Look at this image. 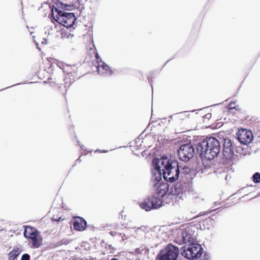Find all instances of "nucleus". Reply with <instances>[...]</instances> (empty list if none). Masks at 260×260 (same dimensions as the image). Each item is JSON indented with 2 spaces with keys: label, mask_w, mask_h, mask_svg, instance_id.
I'll return each mask as SVG.
<instances>
[{
  "label": "nucleus",
  "mask_w": 260,
  "mask_h": 260,
  "mask_svg": "<svg viewBox=\"0 0 260 260\" xmlns=\"http://www.w3.org/2000/svg\"><path fill=\"white\" fill-rule=\"evenodd\" d=\"M74 37V35L71 34H69L67 35V38H73Z\"/></svg>",
  "instance_id": "obj_25"
},
{
  "label": "nucleus",
  "mask_w": 260,
  "mask_h": 260,
  "mask_svg": "<svg viewBox=\"0 0 260 260\" xmlns=\"http://www.w3.org/2000/svg\"><path fill=\"white\" fill-rule=\"evenodd\" d=\"M213 220L209 217V218H207L206 219H204L203 220L202 222H203V225H212V224H213Z\"/></svg>",
  "instance_id": "obj_16"
},
{
  "label": "nucleus",
  "mask_w": 260,
  "mask_h": 260,
  "mask_svg": "<svg viewBox=\"0 0 260 260\" xmlns=\"http://www.w3.org/2000/svg\"><path fill=\"white\" fill-rule=\"evenodd\" d=\"M197 151L200 155L208 159L211 160L217 156L220 152L219 141L215 138H207L197 146Z\"/></svg>",
  "instance_id": "obj_2"
},
{
  "label": "nucleus",
  "mask_w": 260,
  "mask_h": 260,
  "mask_svg": "<svg viewBox=\"0 0 260 260\" xmlns=\"http://www.w3.org/2000/svg\"><path fill=\"white\" fill-rule=\"evenodd\" d=\"M95 57H96V58L97 59V61L98 62V63L99 62H101L102 60V58L100 57V56L99 55V54L98 53H96L95 54Z\"/></svg>",
  "instance_id": "obj_24"
},
{
  "label": "nucleus",
  "mask_w": 260,
  "mask_h": 260,
  "mask_svg": "<svg viewBox=\"0 0 260 260\" xmlns=\"http://www.w3.org/2000/svg\"><path fill=\"white\" fill-rule=\"evenodd\" d=\"M171 144H176L175 141L174 140H172L170 141Z\"/></svg>",
  "instance_id": "obj_28"
},
{
  "label": "nucleus",
  "mask_w": 260,
  "mask_h": 260,
  "mask_svg": "<svg viewBox=\"0 0 260 260\" xmlns=\"http://www.w3.org/2000/svg\"><path fill=\"white\" fill-rule=\"evenodd\" d=\"M97 151H99V152H104V153H105V152H108V151H107V150H96L95 151V152H97Z\"/></svg>",
  "instance_id": "obj_27"
},
{
  "label": "nucleus",
  "mask_w": 260,
  "mask_h": 260,
  "mask_svg": "<svg viewBox=\"0 0 260 260\" xmlns=\"http://www.w3.org/2000/svg\"><path fill=\"white\" fill-rule=\"evenodd\" d=\"M148 230L149 229L146 226H141L134 229V231H132L131 232L132 239L133 238L137 239H140L145 235L146 232H148Z\"/></svg>",
  "instance_id": "obj_9"
},
{
  "label": "nucleus",
  "mask_w": 260,
  "mask_h": 260,
  "mask_svg": "<svg viewBox=\"0 0 260 260\" xmlns=\"http://www.w3.org/2000/svg\"><path fill=\"white\" fill-rule=\"evenodd\" d=\"M165 185H167V187H168V184L167 183H166V184H165V183H164V184H163L164 186H165Z\"/></svg>",
  "instance_id": "obj_31"
},
{
  "label": "nucleus",
  "mask_w": 260,
  "mask_h": 260,
  "mask_svg": "<svg viewBox=\"0 0 260 260\" xmlns=\"http://www.w3.org/2000/svg\"><path fill=\"white\" fill-rule=\"evenodd\" d=\"M86 225V221L82 218L78 217L74 222V228L76 231H81L85 229Z\"/></svg>",
  "instance_id": "obj_11"
},
{
  "label": "nucleus",
  "mask_w": 260,
  "mask_h": 260,
  "mask_svg": "<svg viewBox=\"0 0 260 260\" xmlns=\"http://www.w3.org/2000/svg\"><path fill=\"white\" fill-rule=\"evenodd\" d=\"M162 156L160 155L159 157H155L152 162L151 170V181L154 189V194L139 203L141 209L146 211L158 209L162 205Z\"/></svg>",
  "instance_id": "obj_1"
},
{
  "label": "nucleus",
  "mask_w": 260,
  "mask_h": 260,
  "mask_svg": "<svg viewBox=\"0 0 260 260\" xmlns=\"http://www.w3.org/2000/svg\"><path fill=\"white\" fill-rule=\"evenodd\" d=\"M157 258L158 260H162V250H160Z\"/></svg>",
  "instance_id": "obj_23"
},
{
  "label": "nucleus",
  "mask_w": 260,
  "mask_h": 260,
  "mask_svg": "<svg viewBox=\"0 0 260 260\" xmlns=\"http://www.w3.org/2000/svg\"><path fill=\"white\" fill-rule=\"evenodd\" d=\"M66 65V64H64V63L61 62H58L57 63V66L60 69H61L62 71H63L64 69H65Z\"/></svg>",
  "instance_id": "obj_20"
},
{
  "label": "nucleus",
  "mask_w": 260,
  "mask_h": 260,
  "mask_svg": "<svg viewBox=\"0 0 260 260\" xmlns=\"http://www.w3.org/2000/svg\"><path fill=\"white\" fill-rule=\"evenodd\" d=\"M60 218H61L60 217V218H59V219L58 220V219H55V218H54V217H53V220H57V221H58Z\"/></svg>",
  "instance_id": "obj_29"
},
{
  "label": "nucleus",
  "mask_w": 260,
  "mask_h": 260,
  "mask_svg": "<svg viewBox=\"0 0 260 260\" xmlns=\"http://www.w3.org/2000/svg\"><path fill=\"white\" fill-rule=\"evenodd\" d=\"M23 234L26 238H28L31 239L37 238L38 235L37 230L30 226L25 228Z\"/></svg>",
  "instance_id": "obj_12"
},
{
  "label": "nucleus",
  "mask_w": 260,
  "mask_h": 260,
  "mask_svg": "<svg viewBox=\"0 0 260 260\" xmlns=\"http://www.w3.org/2000/svg\"><path fill=\"white\" fill-rule=\"evenodd\" d=\"M193 147L190 144L182 145L178 150L179 158L184 161H187L191 159L194 154Z\"/></svg>",
  "instance_id": "obj_6"
},
{
  "label": "nucleus",
  "mask_w": 260,
  "mask_h": 260,
  "mask_svg": "<svg viewBox=\"0 0 260 260\" xmlns=\"http://www.w3.org/2000/svg\"><path fill=\"white\" fill-rule=\"evenodd\" d=\"M21 260H29V255L27 254H23Z\"/></svg>",
  "instance_id": "obj_22"
},
{
  "label": "nucleus",
  "mask_w": 260,
  "mask_h": 260,
  "mask_svg": "<svg viewBox=\"0 0 260 260\" xmlns=\"http://www.w3.org/2000/svg\"><path fill=\"white\" fill-rule=\"evenodd\" d=\"M31 240L32 247L33 248H38L40 245V243L37 237L35 238V239H32Z\"/></svg>",
  "instance_id": "obj_17"
},
{
  "label": "nucleus",
  "mask_w": 260,
  "mask_h": 260,
  "mask_svg": "<svg viewBox=\"0 0 260 260\" xmlns=\"http://www.w3.org/2000/svg\"><path fill=\"white\" fill-rule=\"evenodd\" d=\"M237 137L239 142L243 144H248L253 139V135L250 131L241 128L237 132Z\"/></svg>",
  "instance_id": "obj_7"
},
{
  "label": "nucleus",
  "mask_w": 260,
  "mask_h": 260,
  "mask_svg": "<svg viewBox=\"0 0 260 260\" xmlns=\"http://www.w3.org/2000/svg\"><path fill=\"white\" fill-rule=\"evenodd\" d=\"M20 251L19 248L14 249L11 251L8 254L9 260H14L17 256L20 254Z\"/></svg>",
  "instance_id": "obj_13"
},
{
  "label": "nucleus",
  "mask_w": 260,
  "mask_h": 260,
  "mask_svg": "<svg viewBox=\"0 0 260 260\" xmlns=\"http://www.w3.org/2000/svg\"><path fill=\"white\" fill-rule=\"evenodd\" d=\"M164 179L167 182H174L178 179L179 168L175 156H164Z\"/></svg>",
  "instance_id": "obj_3"
},
{
  "label": "nucleus",
  "mask_w": 260,
  "mask_h": 260,
  "mask_svg": "<svg viewBox=\"0 0 260 260\" xmlns=\"http://www.w3.org/2000/svg\"><path fill=\"white\" fill-rule=\"evenodd\" d=\"M252 180L255 183L260 182V173L256 172L252 176Z\"/></svg>",
  "instance_id": "obj_15"
},
{
  "label": "nucleus",
  "mask_w": 260,
  "mask_h": 260,
  "mask_svg": "<svg viewBox=\"0 0 260 260\" xmlns=\"http://www.w3.org/2000/svg\"><path fill=\"white\" fill-rule=\"evenodd\" d=\"M207 228L208 229H209L210 228V227H209V226H207Z\"/></svg>",
  "instance_id": "obj_33"
},
{
  "label": "nucleus",
  "mask_w": 260,
  "mask_h": 260,
  "mask_svg": "<svg viewBox=\"0 0 260 260\" xmlns=\"http://www.w3.org/2000/svg\"><path fill=\"white\" fill-rule=\"evenodd\" d=\"M202 260H208V259L205 258L204 259H202Z\"/></svg>",
  "instance_id": "obj_32"
},
{
  "label": "nucleus",
  "mask_w": 260,
  "mask_h": 260,
  "mask_svg": "<svg viewBox=\"0 0 260 260\" xmlns=\"http://www.w3.org/2000/svg\"><path fill=\"white\" fill-rule=\"evenodd\" d=\"M164 120H165L164 121V124H169L171 122V120H172V117L169 116L167 118H164Z\"/></svg>",
  "instance_id": "obj_19"
},
{
  "label": "nucleus",
  "mask_w": 260,
  "mask_h": 260,
  "mask_svg": "<svg viewBox=\"0 0 260 260\" xmlns=\"http://www.w3.org/2000/svg\"><path fill=\"white\" fill-rule=\"evenodd\" d=\"M54 10L57 13V14L54 17L56 21L67 28L72 27L74 25L76 18L74 13L58 11L56 8H54L52 9L53 14Z\"/></svg>",
  "instance_id": "obj_4"
},
{
  "label": "nucleus",
  "mask_w": 260,
  "mask_h": 260,
  "mask_svg": "<svg viewBox=\"0 0 260 260\" xmlns=\"http://www.w3.org/2000/svg\"><path fill=\"white\" fill-rule=\"evenodd\" d=\"M111 260H119L118 258H113Z\"/></svg>",
  "instance_id": "obj_30"
},
{
  "label": "nucleus",
  "mask_w": 260,
  "mask_h": 260,
  "mask_svg": "<svg viewBox=\"0 0 260 260\" xmlns=\"http://www.w3.org/2000/svg\"><path fill=\"white\" fill-rule=\"evenodd\" d=\"M119 236H121V239L122 241H132V237L131 235V233H127L126 234H119Z\"/></svg>",
  "instance_id": "obj_14"
},
{
  "label": "nucleus",
  "mask_w": 260,
  "mask_h": 260,
  "mask_svg": "<svg viewBox=\"0 0 260 260\" xmlns=\"http://www.w3.org/2000/svg\"><path fill=\"white\" fill-rule=\"evenodd\" d=\"M96 68L100 75L107 76L112 74V71L110 67L102 61L98 63Z\"/></svg>",
  "instance_id": "obj_10"
},
{
  "label": "nucleus",
  "mask_w": 260,
  "mask_h": 260,
  "mask_svg": "<svg viewBox=\"0 0 260 260\" xmlns=\"http://www.w3.org/2000/svg\"><path fill=\"white\" fill-rule=\"evenodd\" d=\"M166 250V254H164V260H176L179 254L178 247L169 244Z\"/></svg>",
  "instance_id": "obj_8"
},
{
  "label": "nucleus",
  "mask_w": 260,
  "mask_h": 260,
  "mask_svg": "<svg viewBox=\"0 0 260 260\" xmlns=\"http://www.w3.org/2000/svg\"><path fill=\"white\" fill-rule=\"evenodd\" d=\"M64 80L66 84H67L68 83L70 84L71 83H72L74 81V78H70V79L69 80L68 78L67 77H66Z\"/></svg>",
  "instance_id": "obj_21"
},
{
  "label": "nucleus",
  "mask_w": 260,
  "mask_h": 260,
  "mask_svg": "<svg viewBox=\"0 0 260 260\" xmlns=\"http://www.w3.org/2000/svg\"><path fill=\"white\" fill-rule=\"evenodd\" d=\"M47 40H46V39H43V41L42 42V43L43 44H45H45H47Z\"/></svg>",
  "instance_id": "obj_26"
},
{
  "label": "nucleus",
  "mask_w": 260,
  "mask_h": 260,
  "mask_svg": "<svg viewBox=\"0 0 260 260\" xmlns=\"http://www.w3.org/2000/svg\"><path fill=\"white\" fill-rule=\"evenodd\" d=\"M203 252V248L198 244H192L188 247L184 246L182 248V255L189 259L200 257Z\"/></svg>",
  "instance_id": "obj_5"
},
{
  "label": "nucleus",
  "mask_w": 260,
  "mask_h": 260,
  "mask_svg": "<svg viewBox=\"0 0 260 260\" xmlns=\"http://www.w3.org/2000/svg\"><path fill=\"white\" fill-rule=\"evenodd\" d=\"M72 67L70 66H68L67 64L66 65L65 69H64L63 72L64 73H67V74L68 75L69 78H70V74H71V70Z\"/></svg>",
  "instance_id": "obj_18"
}]
</instances>
